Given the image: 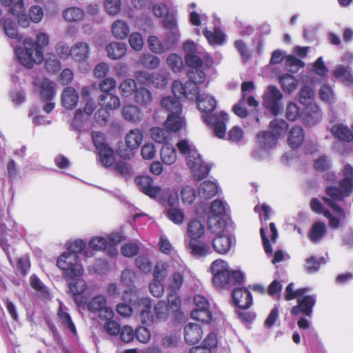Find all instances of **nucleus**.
Returning a JSON list of instances; mask_svg holds the SVG:
<instances>
[{"mask_svg":"<svg viewBox=\"0 0 353 353\" xmlns=\"http://www.w3.org/2000/svg\"><path fill=\"white\" fill-rule=\"evenodd\" d=\"M183 48L186 52V63L191 68L188 73L190 81L185 85L179 81H174L172 92L176 98L184 97L194 100L198 94L197 84L205 81V70L213 65L214 61L211 57L205 56L201 49L192 41H186L183 44Z\"/></svg>","mask_w":353,"mask_h":353,"instance_id":"1","label":"nucleus"},{"mask_svg":"<svg viewBox=\"0 0 353 353\" xmlns=\"http://www.w3.org/2000/svg\"><path fill=\"white\" fill-rule=\"evenodd\" d=\"M49 43L47 34L39 32L36 36V41L31 38H26L23 41V48H15L14 53L19 61L25 67L31 68L34 64H39L43 60L42 48Z\"/></svg>","mask_w":353,"mask_h":353,"instance_id":"2","label":"nucleus"},{"mask_svg":"<svg viewBox=\"0 0 353 353\" xmlns=\"http://www.w3.org/2000/svg\"><path fill=\"white\" fill-rule=\"evenodd\" d=\"M195 99L199 111L203 113V119L204 121L208 125H214L215 135L220 139H223L225 135V122L228 119V114L223 112H220L219 115L211 114V112L216 106V102L212 97L208 94H199L198 93Z\"/></svg>","mask_w":353,"mask_h":353,"instance_id":"3","label":"nucleus"},{"mask_svg":"<svg viewBox=\"0 0 353 353\" xmlns=\"http://www.w3.org/2000/svg\"><path fill=\"white\" fill-rule=\"evenodd\" d=\"M209 230L215 235L212 244L216 252L225 254L234 247L236 239L228 223L224 220L212 218L209 221Z\"/></svg>","mask_w":353,"mask_h":353,"instance_id":"4","label":"nucleus"},{"mask_svg":"<svg viewBox=\"0 0 353 353\" xmlns=\"http://www.w3.org/2000/svg\"><path fill=\"white\" fill-rule=\"evenodd\" d=\"M180 153L185 157L186 165L191 170L195 180L200 181L205 178L210 172L208 165L203 161L201 156L194 145L187 139H182L177 143Z\"/></svg>","mask_w":353,"mask_h":353,"instance_id":"5","label":"nucleus"},{"mask_svg":"<svg viewBox=\"0 0 353 353\" xmlns=\"http://www.w3.org/2000/svg\"><path fill=\"white\" fill-rule=\"evenodd\" d=\"M213 274V284L217 289L227 288L241 282L242 273L239 271L230 270L228 263L222 259L214 261L210 265Z\"/></svg>","mask_w":353,"mask_h":353,"instance_id":"6","label":"nucleus"},{"mask_svg":"<svg viewBox=\"0 0 353 353\" xmlns=\"http://www.w3.org/2000/svg\"><path fill=\"white\" fill-rule=\"evenodd\" d=\"M151 307V300L149 298L143 297L139 300V311L143 324L149 325L158 321H165L171 312L168 305L163 301L155 305L153 315L150 312Z\"/></svg>","mask_w":353,"mask_h":353,"instance_id":"7","label":"nucleus"},{"mask_svg":"<svg viewBox=\"0 0 353 353\" xmlns=\"http://www.w3.org/2000/svg\"><path fill=\"white\" fill-rule=\"evenodd\" d=\"M339 187H327L328 196L336 201H341L349 196L353 192V167L346 164L343 170V179L339 181Z\"/></svg>","mask_w":353,"mask_h":353,"instance_id":"8","label":"nucleus"},{"mask_svg":"<svg viewBox=\"0 0 353 353\" xmlns=\"http://www.w3.org/2000/svg\"><path fill=\"white\" fill-rule=\"evenodd\" d=\"M57 265L63 270L64 276L69 278L81 276L83 273L79 257L75 253H63L57 259Z\"/></svg>","mask_w":353,"mask_h":353,"instance_id":"9","label":"nucleus"},{"mask_svg":"<svg viewBox=\"0 0 353 353\" xmlns=\"http://www.w3.org/2000/svg\"><path fill=\"white\" fill-rule=\"evenodd\" d=\"M282 92L274 85H268L263 95V104L274 115H277L283 109Z\"/></svg>","mask_w":353,"mask_h":353,"instance_id":"10","label":"nucleus"},{"mask_svg":"<svg viewBox=\"0 0 353 353\" xmlns=\"http://www.w3.org/2000/svg\"><path fill=\"white\" fill-rule=\"evenodd\" d=\"M87 308L91 312L97 313L102 319H110L114 316L113 310L107 305V300L103 295H97L91 299Z\"/></svg>","mask_w":353,"mask_h":353,"instance_id":"11","label":"nucleus"},{"mask_svg":"<svg viewBox=\"0 0 353 353\" xmlns=\"http://www.w3.org/2000/svg\"><path fill=\"white\" fill-rule=\"evenodd\" d=\"M143 135L142 132L138 129L134 128L130 130L125 137V145L130 150L129 152H125L124 150H119V154L123 159H130L133 157L134 154L132 150L137 149L142 143Z\"/></svg>","mask_w":353,"mask_h":353,"instance_id":"12","label":"nucleus"},{"mask_svg":"<svg viewBox=\"0 0 353 353\" xmlns=\"http://www.w3.org/2000/svg\"><path fill=\"white\" fill-rule=\"evenodd\" d=\"M136 185L145 195L157 199L162 194V190L159 186L154 185L152 179L148 176H139L134 179Z\"/></svg>","mask_w":353,"mask_h":353,"instance_id":"13","label":"nucleus"},{"mask_svg":"<svg viewBox=\"0 0 353 353\" xmlns=\"http://www.w3.org/2000/svg\"><path fill=\"white\" fill-rule=\"evenodd\" d=\"M323 199L324 202L332 208L336 214V215L334 216L330 212H325V216L329 220V225L334 229L339 228L340 227L341 222H342L345 218V212L335 203V200L332 198L323 197Z\"/></svg>","mask_w":353,"mask_h":353,"instance_id":"14","label":"nucleus"},{"mask_svg":"<svg viewBox=\"0 0 353 353\" xmlns=\"http://www.w3.org/2000/svg\"><path fill=\"white\" fill-rule=\"evenodd\" d=\"M91 47L85 41H77L71 46V59L76 63L86 62L90 57Z\"/></svg>","mask_w":353,"mask_h":353,"instance_id":"15","label":"nucleus"},{"mask_svg":"<svg viewBox=\"0 0 353 353\" xmlns=\"http://www.w3.org/2000/svg\"><path fill=\"white\" fill-rule=\"evenodd\" d=\"M298 305L294 306L291 310V313L294 315L302 312L307 316H310L312 313V307L316 303V297L314 295L299 296L297 298Z\"/></svg>","mask_w":353,"mask_h":353,"instance_id":"16","label":"nucleus"},{"mask_svg":"<svg viewBox=\"0 0 353 353\" xmlns=\"http://www.w3.org/2000/svg\"><path fill=\"white\" fill-rule=\"evenodd\" d=\"M97 108L96 103L92 99H88L85 101L83 110L78 109L74 116V124L77 128H81L83 123L87 120Z\"/></svg>","mask_w":353,"mask_h":353,"instance_id":"17","label":"nucleus"},{"mask_svg":"<svg viewBox=\"0 0 353 353\" xmlns=\"http://www.w3.org/2000/svg\"><path fill=\"white\" fill-rule=\"evenodd\" d=\"M203 334L201 325L196 323H189L184 327V339L187 343L194 345L200 341Z\"/></svg>","mask_w":353,"mask_h":353,"instance_id":"18","label":"nucleus"},{"mask_svg":"<svg viewBox=\"0 0 353 353\" xmlns=\"http://www.w3.org/2000/svg\"><path fill=\"white\" fill-rule=\"evenodd\" d=\"M121 114L125 120L134 124L141 123L143 118V113L141 108L130 103L123 107Z\"/></svg>","mask_w":353,"mask_h":353,"instance_id":"19","label":"nucleus"},{"mask_svg":"<svg viewBox=\"0 0 353 353\" xmlns=\"http://www.w3.org/2000/svg\"><path fill=\"white\" fill-rule=\"evenodd\" d=\"M79 98V94L74 88L67 87L61 93V105L67 110H73L77 105Z\"/></svg>","mask_w":353,"mask_h":353,"instance_id":"20","label":"nucleus"},{"mask_svg":"<svg viewBox=\"0 0 353 353\" xmlns=\"http://www.w3.org/2000/svg\"><path fill=\"white\" fill-rule=\"evenodd\" d=\"M232 296L235 304L240 308L246 309L252 303L251 293L246 289H234Z\"/></svg>","mask_w":353,"mask_h":353,"instance_id":"21","label":"nucleus"},{"mask_svg":"<svg viewBox=\"0 0 353 353\" xmlns=\"http://www.w3.org/2000/svg\"><path fill=\"white\" fill-rule=\"evenodd\" d=\"M185 125V121L182 112H179V114H168L165 121V128L174 132L182 130Z\"/></svg>","mask_w":353,"mask_h":353,"instance_id":"22","label":"nucleus"},{"mask_svg":"<svg viewBox=\"0 0 353 353\" xmlns=\"http://www.w3.org/2000/svg\"><path fill=\"white\" fill-rule=\"evenodd\" d=\"M205 234L204 225L198 220H192L187 227V236L189 241H194L200 239Z\"/></svg>","mask_w":353,"mask_h":353,"instance_id":"23","label":"nucleus"},{"mask_svg":"<svg viewBox=\"0 0 353 353\" xmlns=\"http://www.w3.org/2000/svg\"><path fill=\"white\" fill-rule=\"evenodd\" d=\"M161 106L163 110L169 112L168 114L183 112L181 102L175 97L168 96L163 97L161 101Z\"/></svg>","mask_w":353,"mask_h":353,"instance_id":"24","label":"nucleus"},{"mask_svg":"<svg viewBox=\"0 0 353 353\" xmlns=\"http://www.w3.org/2000/svg\"><path fill=\"white\" fill-rule=\"evenodd\" d=\"M108 57L111 59H119L127 52V46L121 42H111L105 48Z\"/></svg>","mask_w":353,"mask_h":353,"instance_id":"25","label":"nucleus"},{"mask_svg":"<svg viewBox=\"0 0 353 353\" xmlns=\"http://www.w3.org/2000/svg\"><path fill=\"white\" fill-rule=\"evenodd\" d=\"M260 233L263 242V247L265 252L267 254L272 253V250L270 247V244L267 234L271 238V240L272 241H276V239L278 237V232L275 224L274 223H270L269 225V229L267 230V232H265V230L263 227H261L260 230Z\"/></svg>","mask_w":353,"mask_h":353,"instance_id":"26","label":"nucleus"},{"mask_svg":"<svg viewBox=\"0 0 353 353\" xmlns=\"http://www.w3.org/2000/svg\"><path fill=\"white\" fill-rule=\"evenodd\" d=\"M130 27L128 23L121 19H117L112 23L111 32L114 37L123 40L130 33Z\"/></svg>","mask_w":353,"mask_h":353,"instance_id":"27","label":"nucleus"},{"mask_svg":"<svg viewBox=\"0 0 353 353\" xmlns=\"http://www.w3.org/2000/svg\"><path fill=\"white\" fill-rule=\"evenodd\" d=\"M99 104L108 110H115L121 105V101L118 96L110 93H103L98 99Z\"/></svg>","mask_w":353,"mask_h":353,"instance_id":"28","label":"nucleus"},{"mask_svg":"<svg viewBox=\"0 0 353 353\" xmlns=\"http://www.w3.org/2000/svg\"><path fill=\"white\" fill-rule=\"evenodd\" d=\"M277 139L271 132H263L257 136L258 143L263 152H266V150L274 146L277 143Z\"/></svg>","mask_w":353,"mask_h":353,"instance_id":"29","label":"nucleus"},{"mask_svg":"<svg viewBox=\"0 0 353 353\" xmlns=\"http://www.w3.org/2000/svg\"><path fill=\"white\" fill-rule=\"evenodd\" d=\"M304 132L301 127L294 126L291 128L288 135V143L292 148H299L303 142Z\"/></svg>","mask_w":353,"mask_h":353,"instance_id":"30","label":"nucleus"},{"mask_svg":"<svg viewBox=\"0 0 353 353\" xmlns=\"http://www.w3.org/2000/svg\"><path fill=\"white\" fill-rule=\"evenodd\" d=\"M218 191L217 185L211 181H205L199 186V196L204 200H208L215 196Z\"/></svg>","mask_w":353,"mask_h":353,"instance_id":"31","label":"nucleus"},{"mask_svg":"<svg viewBox=\"0 0 353 353\" xmlns=\"http://www.w3.org/2000/svg\"><path fill=\"white\" fill-rule=\"evenodd\" d=\"M70 293L74 296V300L77 304L80 305L82 299H79V296L82 294L87 289V284L84 280L79 279L69 283Z\"/></svg>","mask_w":353,"mask_h":353,"instance_id":"32","label":"nucleus"},{"mask_svg":"<svg viewBox=\"0 0 353 353\" xmlns=\"http://www.w3.org/2000/svg\"><path fill=\"white\" fill-rule=\"evenodd\" d=\"M187 248L190 251V253L194 256H202L210 252V245L201 242L199 239L194 241H188Z\"/></svg>","mask_w":353,"mask_h":353,"instance_id":"33","label":"nucleus"},{"mask_svg":"<svg viewBox=\"0 0 353 353\" xmlns=\"http://www.w3.org/2000/svg\"><path fill=\"white\" fill-rule=\"evenodd\" d=\"M153 100L151 92L143 87L137 88L134 93L135 102L142 107L149 105Z\"/></svg>","mask_w":353,"mask_h":353,"instance_id":"34","label":"nucleus"},{"mask_svg":"<svg viewBox=\"0 0 353 353\" xmlns=\"http://www.w3.org/2000/svg\"><path fill=\"white\" fill-rule=\"evenodd\" d=\"M56 85L49 79H44L40 83V94L43 100L51 101L55 95Z\"/></svg>","mask_w":353,"mask_h":353,"instance_id":"35","label":"nucleus"},{"mask_svg":"<svg viewBox=\"0 0 353 353\" xmlns=\"http://www.w3.org/2000/svg\"><path fill=\"white\" fill-rule=\"evenodd\" d=\"M334 76L341 80L346 85H353V72L349 67L338 65L334 71Z\"/></svg>","mask_w":353,"mask_h":353,"instance_id":"36","label":"nucleus"},{"mask_svg":"<svg viewBox=\"0 0 353 353\" xmlns=\"http://www.w3.org/2000/svg\"><path fill=\"white\" fill-rule=\"evenodd\" d=\"M58 316L61 322L74 334H77V330L70 314L63 303L59 301Z\"/></svg>","mask_w":353,"mask_h":353,"instance_id":"37","label":"nucleus"},{"mask_svg":"<svg viewBox=\"0 0 353 353\" xmlns=\"http://www.w3.org/2000/svg\"><path fill=\"white\" fill-rule=\"evenodd\" d=\"M203 34L212 46L221 45L225 39V34L218 28H215L214 32L205 29Z\"/></svg>","mask_w":353,"mask_h":353,"instance_id":"38","label":"nucleus"},{"mask_svg":"<svg viewBox=\"0 0 353 353\" xmlns=\"http://www.w3.org/2000/svg\"><path fill=\"white\" fill-rule=\"evenodd\" d=\"M327 230L326 225L322 222L314 223L309 232L310 239L314 242H319L325 234Z\"/></svg>","mask_w":353,"mask_h":353,"instance_id":"39","label":"nucleus"},{"mask_svg":"<svg viewBox=\"0 0 353 353\" xmlns=\"http://www.w3.org/2000/svg\"><path fill=\"white\" fill-rule=\"evenodd\" d=\"M279 83L285 92L292 93L297 88L298 81L290 74H283L279 77Z\"/></svg>","mask_w":353,"mask_h":353,"instance_id":"40","label":"nucleus"},{"mask_svg":"<svg viewBox=\"0 0 353 353\" xmlns=\"http://www.w3.org/2000/svg\"><path fill=\"white\" fill-rule=\"evenodd\" d=\"M161 159L167 165L173 164L176 160L175 149L169 144H164L161 150Z\"/></svg>","mask_w":353,"mask_h":353,"instance_id":"41","label":"nucleus"},{"mask_svg":"<svg viewBox=\"0 0 353 353\" xmlns=\"http://www.w3.org/2000/svg\"><path fill=\"white\" fill-rule=\"evenodd\" d=\"M333 135L341 140L351 141L353 139V134L351 130L345 125H336L331 128Z\"/></svg>","mask_w":353,"mask_h":353,"instance_id":"42","label":"nucleus"},{"mask_svg":"<svg viewBox=\"0 0 353 353\" xmlns=\"http://www.w3.org/2000/svg\"><path fill=\"white\" fill-rule=\"evenodd\" d=\"M99 161L103 166L109 168L115 161L114 150L108 147L99 150Z\"/></svg>","mask_w":353,"mask_h":353,"instance_id":"43","label":"nucleus"},{"mask_svg":"<svg viewBox=\"0 0 353 353\" xmlns=\"http://www.w3.org/2000/svg\"><path fill=\"white\" fill-rule=\"evenodd\" d=\"M137 89V83L132 79H126L123 80L119 86V91L123 97H129Z\"/></svg>","mask_w":353,"mask_h":353,"instance_id":"44","label":"nucleus"},{"mask_svg":"<svg viewBox=\"0 0 353 353\" xmlns=\"http://www.w3.org/2000/svg\"><path fill=\"white\" fill-rule=\"evenodd\" d=\"M225 203L222 201H214L211 205L212 215L209 217L208 221H210L212 218H216L221 220H224L225 222H227L225 219L222 217V215L225 213ZM208 223L209 224V222H208Z\"/></svg>","mask_w":353,"mask_h":353,"instance_id":"45","label":"nucleus"},{"mask_svg":"<svg viewBox=\"0 0 353 353\" xmlns=\"http://www.w3.org/2000/svg\"><path fill=\"white\" fill-rule=\"evenodd\" d=\"M147 42L150 50L155 54H161L167 51L165 44L154 35L149 36Z\"/></svg>","mask_w":353,"mask_h":353,"instance_id":"46","label":"nucleus"},{"mask_svg":"<svg viewBox=\"0 0 353 353\" xmlns=\"http://www.w3.org/2000/svg\"><path fill=\"white\" fill-rule=\"evenodd\" d=\"M83 11L77 7H71L63 12V17L68 22H76L83 19Z\"/></svg>","mask_w":353,"mask_h":353,"instance_id":"47","label":"nucleus"},{"mask_svg":"<svg viewBox=\"0 0 353 353\" xmlns=\"http://www.w3.org/2000/svg\"><path fill=\"white\" fill-rule=\"evenodd\" d=\"M321 114L319 108L315 104L306 108V121L310 125H314L320 121Z\"/></svg>","mask_w":353,"mask_h":353,"instance_id":"48","label":"nucleus"},{"mask_svg":"<svg viewBox=\"0 0 353 353\" xmlns=\"http://www.w3.org/2000/svg\"><path fill=\"white\" fill-rule=\"evenodd\" d=\"M160 59L150 54H146L141 56L139 60V64L145 68L155 69L160 65Z\"/></svg>","mask_w":353,"mask_h":353,"instance_id":"49","label":"nucleus"},{"mask_svg":"<svg viewBox=\"0 0 353 353\" xmlns=\"http://www.w3.org/2000/svg\"><path fill=\"white\" fill-rule=\"evenodd\" d=\"M270 128L271 130L270 132L278 138V137L285 132L288 124L283 119H275L270 122Z\"/></svg>","mask_w":353,"mask_h":353,"instance_id":"50","label":"nucleus"},{"mask_svg":"<svg viewBox=\"0 0 353 353\" xmlns=\"http://www.w3.org/2000/svg\"><path fill=\"white\" fill-rule=\"evenodd\" d=\"M167 64L174 72H180L183 68L182 58L176 54H171L167 58Z\"/></svg>","mask_w":353,"mask_h":353,"instance_id":"51","label":"nucleus"},{"mask_svg":"<svg viewBox=\"0 0 353 353\" xmlns=\"http://www.w3.org/2000/svg\"><path fill=\"white\" fill-rule=\"evenodd\" d=\"M180 196L181 201L184 204L190 205L196 199V192L192 186L185 185L182 188L180 192Z\"/></svg>","mask_w":353,"mask_h":353,"instance_id":"52","label":"nucleus"},{"mask_svg":"<svg viewBox=\"0 0 353 353\" xmlns=\"http://www.w3.org/2000/svg\"><path fill=\"white\" fill-rule=\"evenodd\" d=\"M151 138L157 143H163L169 137V132L161 128H152L150 131Z\"/></svg>","mask_w":353,"mask_h":353,"instance_id":"53","label":"nucleus"},{"mask_svg":"<svg viewBox=\"0 0 353 353\" xmlns=\"http://www.w3.org/2000/svg\"><path fill=\"white\" fill-rule=\"evenodd\" d=\"M310 291V289L307 288H299L296 290H294V283H290L285 289V299L287 301L292 300L296 298H299L301 296L305 293Z\"/></svg>","mask_w":353,"mask_h":353,"instance_id":"54","label":"nucleus"},{"mask_svg":"<svg viewBox=\"0 0 353 353\" xmlns=\"http://www.w3.org/2000/svg\"><path fill=\"white\" fill-rule=\"evenodd\" d=\"M135 264L137 268L145 274H148L152 270V263L146 255H140L136 259Z\"/></svg>","mask_w":353,"mask_h":353,"instance_id":"55","label":"nucleus"},{"mask_svg":"<svg viewBox=\"0 0 353 353\" xmlns=\"http://www.w3.org/2000/svg\"><path fill=\"white\" fill-rule=\"evenodd\" d=\"M314 96L313 90L309 86H304L299 94V101L307 106L311 105Z\"/></svg>","mask_w":353,"mask_h":353,"instance_id":"56","label":"nucleus"},{"mask_svg":"<svg viewBox=\"0 0 353 353\" xmlns=\"http://www.w3.org/2000/svg\"><path fill=\"white\" fill-rule=\"evenodd\" d=\"M167 216L175 224H182L184 221V214L181 210L177 208H169L166 211Z\"/></svg>","mask_w":353,"mask_h":353,"instance_id":"57","label":"nucleus"},{"mask_svg":"<svg viewBox=\"0 0 353 353\" xmlns=\"http://www.w3.org/2000/svg\"><path fill=\"white\" fill-rule=\"evenodd\" d=\"M304 66V63L294 56H288L285 60V67L291 73H296Z\"/></svg>","mask_w":353,"mask_h":353,"instance_id":"58","label":"nucleus"},{"mask_svg":"<svg viewBox=\"0 0 353 353\" xmlns=\"http://www.w3.org/2000/svg\"><path fill=\"white\" fill-rule=\"evenodd\" d=\"M3 28L6 35L8 38L12 39H19L16 24L11 19H6L3 22Z\"/></svg>","mask_w":353,"mask_h":353,"instance_id":"59","label":"nucleus"},{"mask_svg":"<svg viewBox=\"0 0 353 353\" xmlns=\"http://www.w3.org/2000/svg\"><path fill=\"white\" fill-rule=\"evenodd\" d=\"M128 43L135 51H141L143 46V39L141 33L132 32L129 35Z\"/></svg>","mask_w":353,"mask_h":353,"instance_id":"60","label":"nucleus"},{"mask_svg":"<svg viewBox=\"0 0 353 353\" xmlns=\"http://www.w3.org/2000/svg\"><path fill=\"white\" fill-rule=\"evenodd\" d=\"M301 116V110L297 104L294 102H290L285 110L286 118L292 121L297 120Z\"/></svg>","mask_w":353,"mask_h":353,"instance_id":"61","label":"nucleus"},{"mask_svg":"<svg viewBox=\"0 0 353 353\" xmlns=\"http://www.w3.org/2000/svg\"><path fill=\"white\" fill-rule=\"evenodd\" d=\"M89 248L96 251L109 250L107 239L102 236L93 237L89 242Z\"/></svg>","mask_w":353,"mask_h":353,"instance_id":"62","label":"nucleus"},{"mask_svg":"<svg viewBox=\"0 0 353 353\" xmlns=\"http://www.w3.org/2000/svg\"><path fill=\"white\" fill-rule=\"evenodd\" d=\"M168 274V265L166 263L159 262L154 270V279L163 281Z\"/></svg>","mask_w":353,"mask_h":353,"instance_id":"63","label":"nucleus"},{"mask_svg":"<svg viewBox=\"0 0 353 353\" xmlns=\"http://www.w3.org/2000/svg\"><path fill=\"white\" fill-rule=\"evenodd\" d=\"M5 7L9 8L10 12L15 16H19L26 10L23 0H10V4L6 5Z\"/></svg>","mask_w":353,"mask_h":353,"instance_id":"64","label":"nucleus"}]
</instances>
